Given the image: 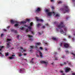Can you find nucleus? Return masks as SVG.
<instances>
[{"label":"nucleus","instance_id":"1","mask_svg":"<svg viewBox=\"0 0 75 75\" xmlns=\"http://www.w3.org/2000/svg\"><path fill=\"white\" fill-rule=\"evenodd\" d=\"M64 7V8H61L60 9V10L63 11L64 14H65V13L69 11V9L68 8V6H65Z\"/></svg>","mask_w":75,"mask_h":75},{"label":"nucleus","instance_id":"2","mask_svg":"<svg viewBox=\"0 0 75 75\" xmlns=\"http://www.w3.org/2000/svg\"><path fill=\"white\" fill-rule=\"evenodd\" d=\"M57 27L60 28H63L65 31H67V28L64 25V23L62 22H61L60 24L57 26Z\"/></svg>","mask_w":75,"mask_h":75},{"label":"nucleus","instance_id":"3","mask_svg":"<svg viewBox=\"0 0 75 75\" xmlns=\"http://www.w3.org/2000/svg\"><path fill=\"white\" fill-rule=\"evenodd\" d=\"M11 40V39H7V40H6V42H8V43H6V47H7V48H9V47H11V46H10V45H9V44H10V42H9L8 41H10Z\"/></svg>","mask_w":75,"mask_h":75},{"label":"nucleus","instance_id":"4","mask_svg":"<svg viewBox=\"0 0 75 75\" xmlns=\"http://www.w3.org/2000/svg\"><path fill=\"white\" fill-rule=\"evenodd\" d=\"M54 14V15L55 14V13L54 12H48L47 13V15L48 16H52V14Z\"/></svg>","mask_w":75,"mask_h":75},{"label":"nucleus","instance_id":"5","mask_svg":"<svg viewBox=\"0 0 75 75\" xmlns=\"http://www.w3.org/2000/svg\"><path fill=\"white\" fill-rule=\"evenodd\" d=\"M40 11H41V8H37L36 10L35 11L36 13H38Z\"/></svg>","mask_w":75,"mask_h":75},{"label":"nucleus","instance_id":"6","mask_svg":"<svg viewBox=\"0 0 75 75\" xmlns=\"http://www.w3.org/2000/svg\"><path fill=\"white\" fill-rule=\"evenodd\" d=\"M28 28L29 29H27L26 30H25V32H26V33H28V31H31V27L30 26H28Z\"/></svg>","mask_w":75,"mask_h":75},{"label":"nucleus","instance_id":"7","mask_svg":"<svg viewBox=\"0 0 75 75\" xmlns=\"http://www.w3.org/2000/svg\"><path fill=\"white\" fill-rule=\"evenodd\" d=\"M40 63L41 64H45L46 65H47L48 64V62H45L44 61H40Z\"/></svg>","mask_w":75,"mask_h":75},{"label":"nucleus","instance_id":"8","mask_svg":"<svg viewBox=\"0 0 75 75\" xmlns=\"http://www.w3.org/2000/svg\"><path fill=\"white\" fill-rule=\"evenodd\" d=\"M70 70H71L70 68H67L65 69V72H69V71Z\"/></svg>","mask_w":75,"mask_h":75},{"label":"nucleus","instance_id":"9","mask_svg":"<svg viewBox=\"0 0 75 75\" xmlns=\"http://www.w3.org/2000/svg\"><path fill=\"white\" fill-rule=\"evenodd\" d=\"M20 49L21 50H20V51H21L22 52H25V51H26V50H24V49H23V47H21L20 48Z\"/></svg>","mask_w":75,"mask_h":75},{"label":"nucleus","instance_id":"10","mask_svg":"<svg viewBox=\"0 0 75 75\" xmlns=\"http://www.w3.org/2000/svg\"><path fill=\"white\" fill-rule=\"evenodd\" d=\"M36 18L37 21H41V22H42V21H43V20L42 19H38V18L37 17H36Z\"/></svg>","mask_w":75,"mask_h":75},{"label":"nucleus","instance_id":"11","mask_svg":"<svg viewBox=\"0 0 75 75\" xmlns=\"http://www.w3.org/2000/svg\"><path fill=\"white\" fill-rule=\"evenodd\" d=\"M64 47L65 48H68L69 47V45L67 43H65L64 45Z\"/></svg>","mask_w":75,"mask_h":75},{"label":"nucleus","instance_id":"12","mask_svg":"<svg viewBox=\"0 0 75 75\" xmlns=\"http://www.w3.org/2000/svg\"><path fill=\"white\" fill-rule=\"evenodd\" d=\"M39 54L40 55V57L41 58H42L43 57V56H42V54L41 53V51H39Z\"/></svg>","mask_w":75,"mask_h":75},{"label":"nucleus","instance_id":"13","mask_svg":"<svg viewBox=\"0 0 75 75\" xmlns=\"http://www.w3.org/2000/svg\"><path fill=\"white\" fill-rule=\"evenodd\" d=\"M16 24H15L14 25V27H18V25H19V22H16Z\"/></svg>","mask_w":75,"mask_h":75},{"label":"nucleus","instance_id":"14","mask_svg":"<svg viewBox=\"0 0 75 75\" xmlns=\"http://www.w3.org/2000/svg\"><path fill=\"white\" fill-rule=\"evenodd\" d=\"M11 32H13L14 33H17V31L14 29H12L11 30Z\"/></svg>","mask_w":75,"mask_h":75},{"label":"nucleus","instance_id":"15","mask_svg":"<svg viewBox=\"0 0 75 75\" xmlns=\"http://www.w3.org/2000/svg\"><path fill=\"white\" fill-rule=\"evenodd\" d=\"M14 56H15V55L13 54L12 55V57H9V58L10 59H13V58H14Z\"/></svg>","mask_w":75,"mask_h":75},{"label":"nucleus","instance_id":"16","mask_svg":"<svg viewBox=\"0 0 75 75\" xmlns=\"http://www.w3.org/2000/svg\"><path fill=\"white\" fill-rule=\"evenodd\" d=\"M16 21H14L13 20H11V23L12 24H14V23H16Z\"/></svg>","mask_w":75,"mask_h":75},{"label":"nucleus","instance_id":"17","mask_svg":"<svg viewBox=\"0 0 75 75\" xmlns=\"http://www.w3.org/2000/svg\"><path fill=\"white\" fill-rule=\"evenodd\" d=\"M67 64V63L66 62H64L62 64H60V65H61V66H62V65H66Z\"/></svg>","mask_w":75,"mask_h":75},{"label":"nucleus","instance_id":"18","mask_svg":"<svg viewBox=\"0 0 75 75\" xmlns=\"http://www.w3.org/2000/svg\"><path fill=\"white\" fill-rule=\"evenodd\" d=\"M41 26V24L40 23H39L38 24H37V26L38 27H40V26Z\"/></svg>","mask_w":75,"mask_h":75},{"label":"nucleus","instance_id":"19","mask_svg":"<svg viewBox=\"0 0 75 75\" xmlns=\"http://www.w3.org/2000/svg\"><path fill=\"white\" fill-rule=\"evenodd\" d=\"M44 44L45 45H46L47 46H48V43L46 42H44Z\"/></svg>","mask_w":75,"mask_h":75},{"label":"nucleus","instance_id":"20","mask_svg":"<svg viewBox=\"0 0 75 75\" xmlns=\"http://www.w3.org/2000/svg\"><path fill=\"white\" fill-rule=\"evenodd\" d=\"M9 55V53H8V52L5 53V56H8Z\"/></svg>","mask_w":75,"mask_h":75},{"label":"nucleus","instance_id":"21","mask_svg":"<svg viewBox=\"0 0 75 75\" xmlns=\"http://www.w3.org/2000/svg\"><path fill=\"white\" fill-rule=\"evenodd\" d=\"M52 39L53 40H55L56 41H57V38H54V37H53L52 38Z\"/></svg>","mask_w":75,"mask_h":75},{"label":"nucleus","instance_id":"22","mask_svg":"<svg viewBox=\"0 0 75 75\" xmlns=\"http://www.w3.org/2000/svg\"><path fill=\"white\" fill-rule=\"evenodd\" d=\"M23 55V54H22V53H21V52H20L19 53V57H21V56H22Z\"/></svg>","mask_w":75,"mask_h":75},{"label":"nucleus","instance_id":"23","mask_svg":"<svg viewBox=\"0 0 75 75\" xmlns=\"http://www.w3.org/2000/svg\"><path fill=\"white\" fill-rule=\"evenodd\" d=\"M23 70H24V69H20V73H21V72H22L23 71Z\"/></svg>","mask_w":75,"mask_h":75},{"label":"nucleus","instance_id":"24","mask_svg":"<svg viewBox=\"0 0 75 75\" xmlns=\"http://www.w3.org/2000/svg\"><path fill=\"white\" fill-rule=\"evenodd\" d=\"M60 33H62V34L64 33V31H63V30L62 29H61V30H60Z\"/></svg>","mask_w":75,"mask_h":75},{"label":"nucleus","instance_id":"25","mask_svg":"<svg viewBox=\"0 0 75 75\" xmlns=\"http://www.w3.org/2000/svg\"><path fill=\"white\" fill-rule=\"evenodd\" d=\"M28 37H29V38H31L32 37H33V36H32V35H28Z\"/></svg>","mask_w":75,"mask_h":75},{"label":"nucleus","instance_id":"26","mask_svg":"<svg viewBox=\"0 0 75 75\" xmlns=\"http://www.w3.org/2000/svg\"><path fill=\"white\" fill-rule=\"evenodd\" d=\"M4 46H0V48H1V49H3V48H4Z\"/></svg>","mask_w":75,"mask_h":75},{"label":"nucleus","instance_id":"27","mask_svg":"<svg viewBox=\"0 0 75 75\" xmlns=\"http://www.w3.org/2000/svg\"><path fill=\"white\" fill-rule=\"evenodd\" d=\"M30 21V19H27V20L25 22H27V21H28V22H29Z\"/></svg>","mask_w":75,"mask_h":75},{"label":"nucleus","instance_id":"28","mask_svg":"<svg viewBox=\"0 0 75 75\" xmlns=\"http://www.w3.org/2000/svg\"><path fill=\"white\" fill-rule=\"evenodd\" d=\"M30 49H33V48H34V46H30Z\"/></svg>","mask_w":75,"mask_h":75},{"label":"nucleus","instance_id":"29","mask_svg":"<svg viewBox=\"0 0 75 75\" xmlns=\"http://www.w3.org/2000/svg\"><path fill=\"white\" fill-rule=\"evenodd\" d=\"M24 27H23L22 28H20L21 30H24Z\"/></svg>","mask_w":75,"mask_h":75},{"label":"nucleus","instance_id":"30","mask_svg":"<svg viewBox=\"0 0 75 75\" xmlns=\"http://www.w3.org/2000/svg\"><path fill=\"white\" fill-rule=\"evenodd\" d=\"M31 33L32 34H33V35H34L35 33H34V31H31Z\"/></svg>","mask_w":75,"mask_h":75},{"label":"nucleus","instance_id":"31","mask_svg":"<svg viewBox=\"0 0 75 75\" xmlns=\"http://www.w3.org/2000/svg\"><path fill=\"white\" fill-rule=\"evenodd\" d=\"M58 4H61L62 3V1H59L58 3Z\"/></svg>","mask_w":75,"mask_h":75},{"label":"nucleus","instance_id":"32","mask_svg":"<svg viewBox=\"0 0 75 75\" xmlns=\"http://www.w3.org/2000/svg\"><path fill=\"white\" fill-rule=\"evenodd\" d=\"M71 54H72V55H74V57H75V54H74V53H71ZM74 58H75V57H74Z\"/></svg>","mask_w":75,"mask_h":75},{"label":"nucleus","instance_id":"33","mask_svg":"<svg viewBox=\"0 0 75 75\" xmlns=\"http://www.w3.org/2000/svg\"><path fill=\"white\" fill-rule=\"evenodd\" d=\"M26 23V22L22 21L21 22V23H22V24H24V23Z\"/></svg>","mask_w":75,"mask_h":75},{"label":"nucleus","instance_id":"34","mask_svg":"<svg viewBox=\"0 0 75 75\" xmlns=\"http://www.w3.org/2000/svg\"><path fill=\"white\" fill-rule=\"evenodd\" d=\"M33 22H31L30 23V26H33Z\"/></svg>","mask_w":75,"mask_h":75},{"label":"nucleus","instance_id":"35","mask_svg":"<svg viewBox=\"0 0 75 75\" xmlns=\"http://www.w3.org/2000/svg\"><path fill=\"white\" fill-rule=\"evenodd\" d=\"M34 40V39H30V41H33V40Z\"/></svg>","mask_w":75,"mask_h":75},{"label":"nucleus","instance_id":"36","mask_svg":"<svg viewBox=\"0 0 75 75\" xmlns=\"http://www.w3.org/2000/svg\"><path fill=\"white\" fill-rule=\"evenodd\" d=\"M45 11L46 12V13H48V12H49V11L48 9H46Z\"/></svg>","mask_w":75,"mask_h":75},{"label":"nucleus","instance_id":"37","mask_svg":"<svg viewBox=\"0 0 75 75\" xmlns=\"http://www.w3.org/2000/svg\"><path fill=\"white\" fill-rule=\"evenodd\" d=\"M56 17H60L59 15V14H56Z\"/></svg>","mask_w":75,"mask_h":75},{"label":"nucleus","instance_id":"38","mask_svg":"<svg viewBox=\"0 0 75 75\" xmlns=\"http://www.w3.org/2000/svg\"><path fill=\"white\" fill-rule=\"evenodd\" d=\"M30 63H32V64L34 63V62L33 61V60L30 61Z\"/></svg>","mask_w":75,"mask_h":75},{"label":"nucleus","instance_id":"39","mask_svg":"<svg viewBox=\"0 0 75 75\" xmlns=\"http://www.w3.org/2000/svg\"><path fill=\"white\" fill-rule=\"evenodd\" d=\"M42 28H45V26H43L42 27Z\"/></svg>","mask_w":75,"mask_h":75},{"label":"nucleus","instance_id":"40","mask_svg":"<svg viewBox=\"0 0 75 75\" xmlns=\"http://www.w3.org/2000/svg\"><path fill=\"white\" fill-rule=\"evenodd\" d=\"M42 33H41L40 32L39 33V35H41V34H43V32H42Z\"/></svg>","mask_w":75,"mask_h":75},{"label":"nucleus","instance_id":"41","mask_svg":"<svg viewBox=\"0 0 75 75\" xmlns=\"http://www.w3.org/2000/svg\"><path fill=\"white\" fill-rule=\"evenodd\" d=\"M41 44V43H37L36 44H37V45H40V44Z\"/></svg>","mask_w":75,"mask_h":75},{"label":"nucleus","instance_id":"42","mask_svg":"<svg viewBox=\"0 0 75 75\" xmlns=\"http://www.w3.org/2000/svg\"><path fill=\"white\" fill-rule=\"evenodd\" d=\"M67 54H69V52L68 51H65Z\"/></svg>","mask_w":75,"mask_h":75},{"label":"nucleus","instance_id":"43","mask_svg":"<svg viewBox=\"0 0 75 75\" xmlns=\"http://www.w3.org/2000/svg\"><path fill=\"white\" fill-rule=\"evenodd\" d=\"M55 60H58V59H57V57H56L55 56Z\"/></svg>","mask_w":75,"mask_h":75},{"label":"nucleus","instance_id":"44","mask_svg":"<svg viewBox=\"0 0 75 75\" xmlns=\"http://www.w3.org/2000/svg\"><path fill=\"white\" fill-rule=\"evenodd\" d=\"M45 51H48V50H47V49L46 48H45Z\"/></svg>","mask_w":75,"mask_h":75},{"label":"nucleus","instance_id":"45","mask_svg":"<svg viewBox=\"0 0 75 75\" xmlns=\"http://www.w3.org/2000/svg\"><path fill=\"white\" fill-rule=\"evenodd\" d=\"M68 65H71V62L69 63Z\"/></svg>","mask_w":75,"mask_h":75},{"label":"nucleus","instance_id":"46","mask_svg":"<svg viewBox=\"0 0 75 75\" xmlns=\"http://www.w3.org/2000/svg\"><path fill=\"white\" fill-rule=\"evenodd\" d=\"M62 43H61L60 44V46L61 47H62Z\"/></svg>","mask_w":75,"mask_h":75},{"label":"nucleus","instance_id":"47","mask_svg":"<svg viewBox=\"0 0 75 75\" xmlns=\"http://www.w3.org/2000/svg\"><path fill=\"white\" fill-rule=\"evenodd\" d=\"M52 9L53 10H54V6H52Z\"/></svg>","mask_w":75,"mask_h":75},{"label":"nucleus","instance_id":"48","mask_svg":"<svg viewBox=\"0 0 75 75\" xmlns=\"http://www.w3.org/2000/svg\"><path fill=\"white\" fill-rule=\"evenodd\" d=\"M3 30L4 31H7V30L6 29H4Z\"/></svg>","mask_w":75,"mask_h":75},{"label":"nucleus","instance_id":"49","mask_svg":"<svg viewBox=\"0 0 75 75\" xmlns=\"http://www.w3.org/2000/svg\"><path fill=\"white\" fill-rule=\"evenodd\" d=\"M24 55L26 56L27 55V54L26 53H23Z\"/></svg>","mask_w":75,"mask_h":75},{"label":"nucleus","instance_id":"50","mask_svg":"<svg viewBox=\"0 0 75 75\" xmlns=\"http://www.w3.org/2000/svg\"><path fill=\"white\" fill-rule=\"evenodd\" d=\"M40 50H42V48L41 47H40Z\"/></svg>","mask_w":75,"mask_h":75},{"label":"nucleus","instance_id":"51","mask_svg":"<svg viewBox=\"0 0 75 75\" xmlns=\"http://www.w3.org/2000/svg\"><path fill=\"white\" fill-rule=\"evenodd\" d=\"M51 2H53L54 1V0H51Z\"/></svg>","mask_w":75,"mask_h":75},{"label":"nucleus","instance_id":"52","mask_svg":"<svg viewBox=\"0 0 75 75\" xmlns=\"http://www.w3.org/2000/svg\"><path fill=\"white\" fill-rule=\"evenodd\" d=\"M36 57H40V56H39V55H36Z\"/></svg>","mask_w":75,"mask_h":75},{"label":"nucleus","instance_id":"53","mask_svg":"<svg viewBox=\"0 0 75 75\" xmlns=\"http://www.w3.org/2000/svg\"><path fill=\"white\" fill-rule=\"evenodd\" d=\"M10 26H8L7 27V28H10Z\"/></svg>","mask_w":75,"mask_h":75},{"label":"nucleus","instance_id":"54","mask_svg":"<svg viewBox=\"0 0 75 75\" xmlns=\"http://www.w3.org/2000/svg\"><path fill=\"white\" fill-rule=\"evenodd\" d=\"M20 37V36H19V35H18V36H17V38H19V37Z\"/></svg>","mask_w":75,"mask_h":75},{"label":"nucleus","instance_id":"55","mask_svg":"<svg viewBox=\"0 0 75 75\" xmlns=\"http://www.w3.org/2000/svg\"><path fill=\"white\" fill-rule=\"evenodd\" d=\"M3 34H1V37H3Z\"/></svg>","mask_w":75,"mask_h":75},{"label":"nucleus","instance_id":"56","mask_svg":"<svg viewBox=\"0 0 75 75\" xmlns=\"http://www.w3.org/2000/svg\"><path fill=\"white\" fill-rule=\"evenodd\" d=\"M57 23V22L55 21V22H54V24H56Z\"/></svg>","mask_w":75,"mask_h":75},{"label":"nucleus","instance_id":"57","mask_svg":"<svg viewBox=\"0 0 75 75\" xmlns=\"http://www.w3.org/2000/svg\"><path fill=\"white\" fill-rule=\"evenodd\" d=\"M60 72L61 73H62V72H63V71H60Z\"/></svg>","mask_w":75,"mask_h":75},{"label":"nucleus","instance_id":"58","mask_svg":"<svg viewBox=\"0 0 75 75\" xmlns=\"http://www.w3.org/2000/svg\"><path fill=\"white\" fill-rule=\"evenodd\" d=\"M24 26H25V27H28V25H25Z\"/></svg>","mask_w":75,"mask_h":75},{"label":"nucleus","instance_id":"59","mask_svg":"<svg viewBox=\"0 0 75 75\" xmlns=\"http://www.w3.org/2000/svg\"><path fill=\"white\" fill-rule=\"evenodd\" d=\"M46 25H48V24L47 23L46 24H45Z\"/></svg>","mask_w":75,"mask_h":75},{"label":"nucleus","instance_id":"60","mask_svg":"<svg viewBox=\"0 0 75 75\" xmlns=\"http://www.w3.org/2000/svg\"><path fill=\"white\" fill-rule=\"evenodd\" d=\"M71 36H69V38H71Z\"/></svg>","mask_w":75,"mask_h":75},{"label":"nucleus","instance_id":"61","mask_svg":"<svg viewBox=\"0 0 75 75\" xmlns=\"http://www.w3.org/2000/svg\"><path fill=\"white\" fill-rule=\"evenodd\" d=\"M72 40H73V41H74V38H73L72 39Z\"/></svg>","mask_w":75,"mask_h":75},{"label":"nucleus","instance_id":"62","mask_svg":"<svg viewBox=\"0 0 75 75\" xmlns=\"http://www.w3.org/2000/svg\"><path fill=\"white\" fill-rule=\"evenodd\" d=\"M72 75H75V73H72Z\"/></svg>","mask_w":75,"mask_h":75},{"label":"nucleus","instance_id":"63","mask_svg":"<svg viewBox=\"0 0 75 75\" xmlns=\"http://www.w3.org/2000/svg\"><path fill=\"white\" fill-rule=\"evenodd\" d=\"M65 58V56H63L62 57V58Z\"/></svg>","mask_w":75,"mask_h":75},{"label":"nucleus","instance_id":"64","mask_svg":"<svg viewBox=\"0 0 75 75\" xmlns=\"http://www.w3.org/2000/svg\"><path fill=\"white\" fill-rule=\"evenodd\" d=\"M62 75H65V74L64 73H63Z\"/></svg>","mask_w":75,"mask_h":75}]
</instances>
